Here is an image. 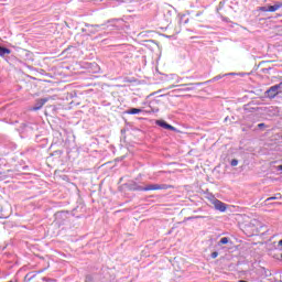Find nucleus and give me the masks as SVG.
<instances>
[{
    "mask_svg": "<svg viewBox=\"0 0 282 282\" xmlns=\"http://www.w3.org/2000/svg\"><path fill=\"white\" fill-rule=\"evenodd\" d=\"M281 198H282L281 193H278L275 196H272V197L267 198V202H272V200H274V199H281Z\"/></svg>",
    "mask_w": 282,
    "mask_h": 282,
    "instance_id": "nucleus-10",
    "label": "nucleus"
},
{
    "mask_svg": "<svg viewBox=\"0 0 282 282\" xmlns=\"http://www.w3.org/2000/svg\"><path fill=\"white\" fill-rule=\"evenodd\" d=\"M212 204L216 210H219V213H226V210H228V205L219 199H214Z\"/></svg>",
    "mask_w": 282,
    "mask_h": 282,
    "instance_id": "nucleus-3",
    "label": "nucleus"
},
{
    "mask_svg": "<svg viewBox=\"0 0 282 282\" xmlns=\"http://www.w3.org/2000/svg\"><path fill=\"white\" fill-rule=\"evenodd\" d=\"M4 54H10V50L0 46V56H3Z\"/></svg>",
    "mask_w": 282,
    "mask_h": 282,
    "instance_id": "nucleus-12",
    "label": "nucleus"
},
{
    "mask_svg": "<svg viewBox=\"0 0 282 282\" xmlns=\"http://www.w3.org/2000/svg\"><path fill=\"white\" fill-rule=\"evenodd\" d=\"M181 87H184L180 89L181 91H193V89H195V84H183Z\"/></svg>",
    "mask_w": 282,
    "mask_h": 282,
    "instance_id": "nucleus-6",
    "label": "nucleus"
},
{
    "mask_svg": "<svg viewBox=\"0 0 282 282\" xmlns=\"http://www.w3.org/2000/svg\"><path fill=\"white\" fill-rule=\"evenodd\" d=\"M278 171H282V165H279V166H278Z\"/></svg>",
    "mask_w": 282,
    "mask_h": 282,
    "instance_id": "nucleus-18",
    "label": "nucleus"
},
{
    "mask_svg": "<svg viewBox=\"0 0 282 282\" xmlns=\"http://www.w3.org/2000/svg\"><path fill=\"white\" fill-rule=\"evenodd\" d=\"M130 116H135V113H142V109L139 108H131L130 110L127 111Z\"/></svg>",
    "mask_w": 282,
    "mask_h": 282,
    "instance_id": "nucleus-9",
    "label": "nucleus"
},
{
    "mask_svg": "<svg viewBox=\"0 0 282 282\" xmlns=\"http://www.w3.org/2000/svg\"><path fill=\"white\" fill-rule=\"evenodd\" d=\"M100 28V25L95 24V25H90V31L91 32H98V29Z\"/></svg>",
    "mask_w": 282,
    "mask_h": 282,
    "instance_id": "nucleus-13",
    "label": "nucleus"
},
{
    "mask_svg": "<svg viewBox=\"0 0 282 282\" xmlns=\"http://www.w3.org/2000/svg\"><path fill=\"white\" fill-rule=\"evenodd\" d=\"M229 241H230V239H228L227 237H224L218 242V246H226V243H228Z\"/></svg>",
    "mask_w": 282,
    "mask_h": 282,
    "instance_id": "nucleus-11",
    "label": "nucleus"
},
{
    "mask_svg": "<svg viewBox=\"0 0 282 282\" xmlns=\"http://www.w3.org/2000/svg\"><path fill=\"white\" fill-rule=\"evenodd\" d=\"M278 246L282 247V239L278 242Z\"/></svg>",
    "mask_w": 282,
    "mask_h": 282,
    "instance_id": "nucleus-19",
    "label": "nucleus"
},
{
    "mask_svg": "<svg viewBox=\"0 0 282 282\" xmlns=\"http://www.w3.org/2000/svg\"><path fill=\"white\" fill-rule=\"evenodd\" d=\"M45 102H47V99H46V98L40 99V100L37 101V106H35V107L33 108V111H39V109H42L43 106L45 105Z\"/></svg>",
    "mask_w": 282,
    "mask_h": 282,
    "instance_id": "nucleus-8",
    "label": "nucleus"
},
{
    "mask_svg": "<svg viewBox=\"0 0 282 282\" xmlns=\"http://www.w3.org/2000/svg\"><path fill=\"white\" fill-rule=\"evenodd\" d=\"M169 188H174L173 185L167 184H149L144 187L139 188V191L149 192V191H169Z\"/></svg>",
    "mask_w": 282,
    "mask_h": 282,
    "instance_id": "nucleus-1",
    "label": "nucleus"
},
{
    "mask_svg": "<svg viewBox=\"0 0 282 282\" xmlns=\"http://www.w3.org/2000/svg\"><path fill=\"white\" fill-rule=\"evenodd\" d=\"M231 166H237V164H239V161H237V159L231 160Z\"/></svg>",
    "mask_w": 282,
    "mask_h": 282,
    "instance_id": "nucleus-14",
    "label": "nucleus"
},
{
    "mask_svg": "<svg viewBox=\"0 0 282 282\" xmlns=\"http://www.w3.org/2000/svg\"><path fill=\"white\" fill-rule=\"evenodd\" d=\"M258 276L260 279H268V276H272V272H270V270H268L265 268H260L258 270Z\"/></svg>",
    "mask_w": 282,
    "mask_h": 282,
    "instance_id": "nucleus-4",
    "label": "nucleus"
},
{
    "mask_svg": "<svg viewBox=\"0 0 282 282\" xmlns=\"http://www.w3.org/2000/svg\"><path fill=\"white\" fill-rule=\"evenodd\" d=\"M156 124L159 127H162V129H167L169 131H175V127L166 123V121H164V120H158Z\"/></svg>",
    "mask_w": 282,
    "mask_h": 282,
    "instance_id": "nucleus-5",
    "label": "nucleus"
},
{
    "mask_svg": "<svg viewBox=\"0 0 282 282\" xmlns=\"http://www.w3.org/2000/svg\"><path fill=\"white\" fill-rule=\"evenodd\" d=\"M260 12H270L267 7H260Z\"/></svg>",
    "mask_w": 282,
    "mask_h": 282,
    "instance_id": "nucleus-16",
    "label": "nucleus"
},
{
    "mask_svg": "<svg viewBox=\"0 0 282 282\" xmlns=\"http://www.w3.org/2000/svg\"><path fill=\"white\" fill-rule=\"evenodd\" d=\"M282 2H276L273 6L268 7L269 12H276V10H281Z\"/></svg>",
    "mask_w": 282,
    "mask_h": 282,
    "instance_id": "nucleus-7",
    "label": "nucleus"
},
{
    "mask_svg": "<svg viewBox=\"0 0 282 282\" xmlns=\"http://www.w3.org/2000/svg\"><path fill=\"white\" fill-rule=\"evenodd\" d=\"M279 94H282V82L280 84L271 86L267 90L268 98H276V96H279Z\"/></svg>",
    "mask_w": 282,
    "mask_h": 282,
    "instance_id": "nucleus-2",
    "label": "nucleus"
},
{
    "mask_svg": "<svg viewBox=\"0 0 282 282\" xmlns=\"http://www.w3.org/2000/svg\"><path fill=\"white\" fill-rule=\"evenodd\" d=\"M263 127H265V123H259V124H258V128H259V129H263Z\"/></svg>",
    "mask_w": 282,
    "mask_h": 282,
    "instance_id": "nucleus-17",
    "label": "nucleus"
},
{
    "mask_svg": "<svg viewBox=\"0 0 282 282\" xmlns=\"http://www.w3.org/2000/svg\"><path fill=\"white\" fill-rule=\"evenodd\" d=\"M217 257H219V253L217 251H214L212 253V259H217Z\"/></svg>",
    "mask_w": 282,
    "mask_h": 282,
    "instance_id": "nucleus-15",
    "label": "nucleus"
}]
</instances>
